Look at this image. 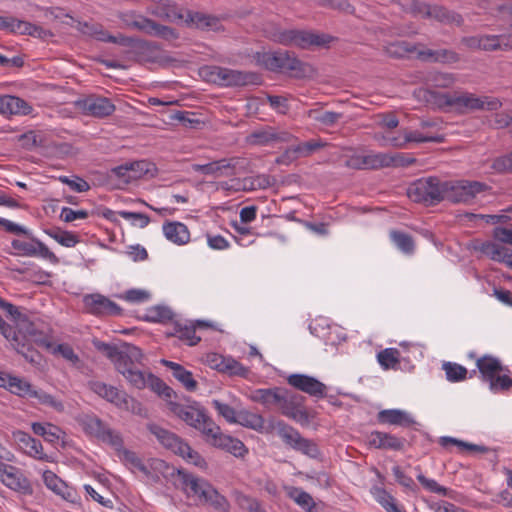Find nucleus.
Wrapping results in <instances>:
<instances>
[{"mask_svg":"<svg viewBox=\"0 0 512 512\" xmlns=\"http://www.w3.org/2000/svg\"><path fill=\"white\" fill-rule=\"evenodd\" d=\"M283 387H273L266 389H257L251 395L254 402L260 403L266 407L278 406L282 400Z\"/></svg>","mask_w":512,"mask_h":512,"instance_id":"30","label":"nucleus"},{"mask_svg":"<svg viewBox=\"0 0 512 512\" xmlns=\"http://www.w3.org/2000/svg\"><path fill=\"white\" fill-rule=\"evenodd\" d=\"M188 28L198 29L201 31H215V32H223L225 31L224 26L221 24L220 18L206 14L199 11L186 10L185 23Z\"/></svg>","mask_w":512,"mask_h":512,"instance_id":"14","label":"nucleus"},{"mask_svg":"<svg viewBox=\"0 0 512 512\" xmlns=\"http://www.w3.org/2000/svg\"><path fill=\"white\" fill-rule=\"evenodd\" d=\"M491 167L498 173H512V151L495 158Z\"/></svg>","mask_w":512,"mask_h":512,"instance_id":"64","label":"nucleus"},{"mask_svg":"<svg viewBox=\"0 0 512 512\" xmlns=\"http://www.w3.org/2000/svg\"><path fill=\"white\" fill-rule=\"evenodd\" d=\"M66 17H69L72 22L76 23V28L82 34L94 37L98 41H101V38H104L106 30H104L103 25L90 21H80L73 18L70 14L66 13Z\"/></svg>","mask_w":512,"mask_h":512,"instance_id":"41","label":"nucleus"},{"mask_svg":"<svg viewBox=\"0 0 512 512\" xmlns=\"http://www.w3.org/2000/svg\"><path fill=\"white\" fill-rule=\"evenodd\" d=\"M147 430L153 434L158 442L167 450L172 451L178 455V447L182 446L186 441L178 436L176 433L161 427L156 423H147Z\"/></svg>","mask_w":512,"mask_h":512,"instance_id":"19","label":"nucleus"},{"mask_svg":"<svg viewBox=\"0 0 512 512\" xmlns=\"http://www.w3.org/2000/svg\"><path fill=\"white\" fill-rule=\"evenodd\" d=\"M129 176L127 177L126 184L138 180L142 177L154 178L158 173V168L155 163L149 160H137L128 162Z\"/></svg>","mask_w":512,"mask_h":512,"instance_id":"26","label":"nucleus"},{"mask_svg":"<svg viewBox=\"0 0 512 512\" xmlns=\"http://www.w3.org/2000/svg\"><path fill=\"white\" fill-rule=\"evenodd\" d=\"M163 232L168 240L178 245L186 244L190 239L187 226L181 222H166Z\"/></svg>","mask_w":512,"mask_h":512,"instance_id":"33","label":"nucleus"},{"mask_svg":"<svg viewBox=\"0 0 512 512\" xmlns=\"http://www.w3.org/2000/svg\"><path fill=\"white\" fill-rule=\"evenodd\" d=\"M147 385L150 389L157 393L160 397H163L167 402L171 401L172 397L177 398V393L168 386L161 378L149 373L147 376Z\"/></svg>","mask_w":512,"mask_h":512,"instance_id":"42","label":"nucleus"},{"mask_svg":"<svg viewBox=\"0 0 512 512\" xmlns=\"http://www.w3.org/2000/svg\"><path fill=\"white\" fill-rule=\"evenodd\" d=\"M505 35H484L481 40V50L496 51L508 47Z\"/></svg>","mask_w":512,"mask_h":512,"instance_id":"53","label":"nucleus"},{"mask_svg":"<svg viewBox=\"0 0 512 512\" xmlns=\"http://www.w3.org/2000/svg\"><path fill=\"white\" fill-rule=\"evenodd\" d=\"M428 102L434 103L438 108L445 109L446 107H451L454 109V98L455 94L443 93L439 91H427Z\"/></svg>","mask_w":512,"mask_h":512,"instance_id":"54","label":"nucleus"},{"mask_svg":"<svg viewBox=\"0 0 512 512\" xmlns=\"http://www.w3.org/2000/svg\"><path fill=\"white\" fill-rule=\"evenodd\" d=\"M117 371L122 374L127 381L137 389H144L147 385V378L144 373L136 369L134 366H126V364H118Z\"/></svg>","mask_w":512,"mask_h":512,"instance_id":"39","label":"nucleus"},{"mask_svg":"<svg viewBox=\"0 0 512 512\" xmlns=\"http://www.w3.org/2000/svg\"><path fill=\"white\" fill-rule=\"evenodd\" d=\"M502 106L501 101L494 97H477L472 93L455 94L454 111L465 114L475 110L496 111Z\"/></svg>","mask_w":512,"mask_h":512,"instance_id":"6","label":"nucleus"},{"mask_svg":"<svg viewBox=\"0 0 512 512\" xmlns=\"http://www.w3.org/2000/svg\"><path fill=\"white\" fill-rule=\"evenodd\" d=\"M386 167H408L417 162V159L408 153L388 154Z\"/></svg>","mask_w":512,"mask_h":512,"instance_id":"60","label":"nucleus"},{"mask_svg":"<svg viewBox=\"0 0 512 512\" xmlns=\"http://www.w3.org/2000/svg\"><path fill=\"white\" fill-rule=\"evenodd\" d=\"M118 18L125 27L142 31L149 36L158 37L169 42L179 38V33L175 28L160 24L151 18L137 14L135 11L120 12Z\"/></svg>","mask_w":512,"mask_h":512,"instance_id":"3","label":"nucleus"},{"mask_svg":"<svg viewBox=\"0 0 512 512\" xmlns=\"http://www.w3.org/2000/svg\"><path fill=\"white\" fill-rule=\"evenodd\" d=\"M12 318L17 323L15 331L16 335H19V341H31L40 347L47 349L53 348L47 336L42 331L38 330L36 324L30 321L26 315L20 312L19 316Z\"/></svg>","mask_w":512,"mask_h":512,"instance_id":"9","label":"nucleus"},{"mask_svg":"<svg viewBox=\"0 0 512 512\" xmlns=\"http://www.w3.org/2000/svg\"><path fill=\"white\" fill-rule=\"evenodd\" d=\"M28 342L29 341H19V335H16V333H14L12 337V345L16 351L21 354L26 361L35 365H40L42 355Z\"/></svg>","mask_w":512,"mask_h":512,"instance_id":"36","label":"nucleus"},{"mask_svg":"<svg viewBox=\"0 0 512 512\" xmlns=\"http://www.w3.org/2000/svg\"><path fill=\"white\" fill-rule=\"evenodd\" d=\"M221 160V167H223V170H228L225 174L226 176H235L240 172H244L248 165V161L240 157H232L229 159L223 158Z\"/></svg>","mask_w":512,"mask_h":512,"instance_id":"57","label":"nucleus"},{"mask_svg":"<svg viewBox=\"0 0 512 512\" xmlns=\"http://www.w3.org/2000/svg\"><path fill=\"white\" fill-rule=\"evenodd\" d=\"M29 397L38 399L40 404L51 407L59 413L65 410V406L61 400L56 399L54 396L41 389L37 390L33 388Z\"/></svg>","mask_w":512,"mask_h":512,"instance_id":"49","label":"nucleus"},{"mask_svg":"<svg viewBox=\"0 0 512 512\" xmlns=\"http://www.w3.org/2000/svg\"><path fill=\"white\" fill-rule=\"evenodd\" d=\"M204 484L206 490L201 491L203 496L200 499V502L204 504H209L218 511L226 512L229 508L228 500L223 495H221L211 483Z\"/></svg>","mask_w":512,"mask_h":512,"instance_id":"32","label":"nucleus"},{"mask_svg":"<svg viewBox=\"0 0 512 512\" xmlns=\"http://www.w3.org/2000/svg\"><path fill=\"white\" fill-rule=\"evenodd\" d=\"M83 303L86 312L96 316H118L122 314V308L117 303L99 293L85 295Z\"/></svg>","mask_w":512,"mask_h":512,"instance_id":"10","label":"nucleus"},{"mask_svg":"<svg viewBox=\"0 0 512 512\" xmlns=\"http://www.w3.org/2000/svg\"><path fill=\"white\" fill-rule=\"evenodd\" d=\"M334 37L325 33H314L311 31L289 29L277 34V42L282 45H295L302 49H308L312 46H328Z\"/></svg>","mask_w":512,"mask_h":512,"instance_id":"5","label":"nucleus"},{"mask_svg":"<svg viewBox=\"0 0 512 512\" xmlns=\"http://www.w3.org/2000/svg\"><path fill=\"white\" fill-rule=\"evenodd\" d=\"M371 493L375 497L376 501L387 511V512H406L398 507L396 499L389 493L385 488L374 486L371 489Z\"/></svg>","mask_w":512,"mask_h":512,"instance_id":"40","label":"nucleus"},{"mask_svg":"<svg viewBox=\"0 0 512 512\" xmlns=\"http://www.w3.org/2000/svg\"><path fill=\"white\" fill-rule=\"evenodd\" d=\"M45 233L64 247H74L79 243V237L73 232L62 230L60 227L46 229Z\"/></svg>","mask_w":512,"mask_h":512,"instance_id":"43","label":"nucleus"},{"mask_svg":"<svg viewBox=\"0 0 512 512\" xmlns=\"http://www.w3.org/2000/svg\"><path fill=\"white\" fill-rule=\"evenodd\" d=\"M417 480L429 492L436 493L442 496H451L452 491L450 489L439 485L435 480L427 478L422 473H419L417 475Z\"/></svg>","mask_w":512,"mask_h":512,"instance_id":"61","label":"nucleus"},{"mask_svg":"<svg viewBox=\"0 0 512 512\" xmlns=\"http://www.w3.org/2000/svg\"><path fill=\"white\" fill-rule=\"evenodd\" d=\"M406 439L388 432L372 431L368 436L369 447L379 450L403 451Z\"/></svg>","mask_w":512,"mask_h":512,"instance_id":"17","label":"nucleus"},{"mask_svg":"<svg viewBox=\"0 0 512 512\" xmlns=\"http://www.w3.org/2000/svg\"><path fill=\"white\" fill-rule=\"evenodd\" d=\"M390 237L396 246L406 254H411L415 250V242L411 235L408 233L392 230Z\"/></svg>","mask_w":512,"mask_h":512,"instance_id":"50","label":"nucleus"},{"mask_svg":"<svg viewBox=\"0 0 512 512\" xmlns=\"http://www.w3.org/2000/svg\"><path fill=\"white\" fill-rule=\"evenodd\" d=\"M247 182H251V186L256 187V189H267L276 185L277 180L274 176L267 174H258L253 177H247L244 179L245 186Z\"/></svg>","mask_w":512,"mask_h":512,"instance_id":"63","label":"nucleus"},{"mask_svg":"<svg viewBox=\"0 0 512 512\" xmlns=\"http://www.w3.org/2000/svg\"><path fill=\"white\" fill-rule=\"evenodd\" d=\"M43 481L48 489L56 495L61 496L64 500L74 503L76 500V490L69 487L59 476L53 471L46 470L43 472Z\"/></svg>","mask_w":512,"mask_h":512,"instance_id":"20","label":"nucleus"},{"mask_svg":"<svg viewBox=\"0 0 512 512\" xmlns=\"http://www.w3.org/2000/svg\"><path fill=\"white\" fill-rule=\"evenodd\" d=\"M220 83L222 87H236L246 85H260L262 83V77L256 72H246L233 70L226 67H221Z\"/></svg>","mask_w":512,"mask_h":512,"instance_id":"11","label":"nucleus"},{"mask_svg":"<svg viewBox=\"0 0 512 512\" xmlns=\"http://www.w3.org/2000/svg\"><path fill=\"white\" fill-rule=\"evenodd\" d=\"M491 187L480 181H442L431 176L413 182L407 188V196L415 203L434 206L448 200L452 203L469 204L476 195L489 190Z\"/></svg>","mask_w":512,"mask_h":512,"instance_id":"1","label":"nucleus"},{"mask_svg":"<svg viewBox=\"0 0 512 512\" xmlns=\"http://www.w3.org/2000/svg\"><path fill=\"white\" fill-rule=\"evenodd\" d=\"M1 481L10 489L15 490L23 495H32L33 487L31 482L23 473L15 466H10Z\"/></svg>","mask_w":512,"mask_h":512,"instance_id":"21","label":"nucleus"},{"mask_svg":"<svg viewBox=\"0 0 512 512\" xmlns=\"http://www.w3.org/2000/svg\"><path fill=\"white\" fill-rule=\"evenodd\" d=\"M167 405H168L169 410L174 415H176L181 420H183L187 425H189L193 428H200L198 413L195 416V414L192 412L195 410L190 408L191 405L184 406L175 401H168Z\"/></svg>","mask_w":512,"mask_h":512,"instance_id":"35","label":"nucleus"},{"mask_svg":"<svg viewBox=\"0 0 512 512\" xmlns=\"http://www.w3.org/2000/svg\"><path fill=\"white\" fill-rule=\"evenodd\" d=\"M92 344L97 351L105 355L114 364L117 370L120 362L121 346L118 347L115 344L106 343L96 338L92 340Z\"/></svg>","mask_w":512,"mask_h":512,"instance_id":"45","label":"nucleus"},{"mask_svg":"<svg viewBox=\"0 0 512 512\" xmlns=\"http://www.w3.org/2000/svg\"><path fill=\"white\" fill-rule=\"evenodd\" d=\"M263 422L264 418L262 415L247 410H241L237 412L234 423L258 431L263 428Z\"/></svg>","mask_w":512,"mask_h":512,"instance_id":"44","label":"nucleus"},{"mask_svg":"<svg viewBox=\"0 0 512 512\" xmlns=\"http://www.w3.org/2000/svg\"><path fill=\"white\" fill-rule=\"evenodd\" d=\"M388 159L387 153H377L371 155H361L364 169H380L386 167V160Z\"/></svg>","mask_w":512,"mask_h":512,"instance_id":"59","label":"nucleus"},{"mask_svg":"<svg viewBox=\"0 0 512 512\" xmlns=\"http://www.w3.org/2000/svg\"><path fill=\"white\" fill-rule=\"evenodd\" d=\"M32 107L22 98L12 95L0 96V114L3 115H28Z\"/></svg>","mask_w":512,"mask_h":512,"instance_id":"24","label":"nucleus"},{"mask_svg":"<svg viewBox=\"0 0 512 512\" xmlns=\"http://www.w3.org/2000/svg\"><path fill=\"white\" fill-rule=\"evenodd\" d=\"M257 61L271 72L289 74L296 79L306 78L312 72L308 63L301 61L295 52L289 50L257 53Z\"/></svg>","mask_w":512,"mask_h":512,"instance_id":"2","label":"nucleus"},{"mask_svg":"<svg viewBox=\"0 0 512 512\" xmlns=\"http://www.w3.org/2000/svg\"><path fill=\"white\" fill-rule=\"evenodd\" d=\"M160 48V44L155 41H148L135 37L132 45L125 52V55L129 60H133L137 63H152L155 62V59L152 56V54L160 50Z\"/></svg>","mask_w":512,"mask_h":512,"instance_id":"16","label":"nucleus"},{"mask_svg":"<svg viewBox=\"0 0 512 512\" xmlns=\"http://www.w3.org/2000/svg\"><path fill=\"white\" fill-rule=\"evenodd\" d=\"M181 477L178 481V488L181 489L188 497L195 496L199 500L202 498L203 494L201 491L206 490L204 483H210L208 480L204 478H199L194 476L192 473L184 470V472H180Z\"/></svg>","mask_w":512,"mask_h":512,"instance_id":"22","label":"nucleus"},{"mask_svg":"<svg viewBox=\"0 0 512 512\" xmlns=\"http://www.w3.org/2000/svg\"><path fill=\"white\" fill-rule=\"evenodd\" d=\"M377 421L380 424H390L402 427H410L415 424V420L406 412L399 409L381 410L377 414Z\"/></svg>","mask_w":512,"mask_h":512,"instance_id":"28","label":"nucleus"},{"mask_svg":"<svg viewBox=\"0 0 512 512\" xmlns=\"http://www.w3.org/2000/svg\"><path fill=\"white\" fill-rule=\"evenodd\" d=\"M404 134V143H423V142H434V143H443L445 141L444 135H431L427 136L422 134L419 131H409L405 129L403 131Z\"/></svg>","mask_w":512,"mask_h":512,"instance_id":"55","label":"nucleus"},{"mask_svg":"<svg viewBox=\"0 0 512 512\" xmlns=\"http://www.w3.org/2000/svg\"><path fill=\"white\" fill-rule=\"evenodd\" d=\"M399 351L395 348H387L377 355L378 362L385 369H394L400 363Z\"/></svg>","mask_w":512,"mask_h":512,"instance_id":"56","label":"nucleus"},{"mask_svg":"<svg viewBox=\"0 0 512 512\" xmlns=\"http://www.w3.org/2000/svg\"><path fill=\"white\" fill-rule=\"evenodd\" d=\"M160 363L172 370L173 377L177 379L187 391L194 392L198 388V382L193 378L192 372L176 362L161 359Z\"/></svg>","mask_w":512,"mask_h":512,"instance_id":"25","label":"nucleus"},{"mask_svg":"<svg viewBox=\"0 0 512 512\" xmlns=\"http://www.w3.org/2000/svg\"><path fill=\"white\" fill-rule=\"evenodd\" d=\"M177 456L182 457L186 461L192 463L194 466H196L202 470L208 469L207 461L200 455L199 452L192 449L191 446L187 442L182 444V446L178 447V455Z\"/></svg>","mask_w":512,"mask_h":512,"instance_id":"46","label":"nucleus"},{"mask_svg":"<svg viewBox=\"0 0 512 512\" xmlns=\"http://www.w3.org/2000/svg\"><path fill=\"white\" fill-rule=\"evenodd\" d=\"M75 420L82 427L85 434L109 444L115 450H120L124 445L122 436L107 427L97 415L93 413H80L75 417Z\"/></svg>","mask_w":512,"mask_h":512,"instance_id":"4","label":"nucleus"},{"mask_svg":"<svg viewBox=\"0 0 512 512\" xmlns=\"http://www.w3.org/2000/svg\"><path fill=\"white\" fill-rule=\"evenodd\" d=\"M289 385L297 390L317 398L326 396V385L318 379L306 374H291L287 378Z\"/></svg>","mask_w":512,"mask_h":512,"instance_id":"15","label":"nucleus"},{"mask_svg":"<svg viewBox=\"0 0 512 512\" xmlns=\"http://www.w3.org/2000/svg\"><path fill=\"white\" fill-rule=\"evenodd\" d=\"M7 380L9 381L7 388L8 391L20 397L30 396L31 391L33 389L31 383L17 376H12Z\"/></svg>","mask_w":512,"mask_h":512,"instance_id":"52","label":"nucleus"},{"mask_svg":"<svg viewBox=\"0 0 512 512\" xmlns=\"http://www.w3.org/2000/svg\"><path fill=\"white\" fill-rule=\"evenodd\" d=\"M279 409L282 415L301 425H308L310 423V415L305 408H300L295 404H288L285 400H281Z\"/></svg>","mask_w":512,"mask_h":512,"instance_id":"37","label":"nucleus"},{"mask_svg":"<svg viewBox=\"0 0 512 512\" xmlns=\"http://www.w3.org/2000/svg\"><path fill=\"white\" fill-rule=\"evenodd\" d=\"M173 312L166 306L157 305L148 309L145 316L142 317L147 322H160L165 323L173 319Z\"/></svg>","mask_w":512,"mask_h":512,"instance_id":"48","label":"nucleus"},{"mask_svg":"<svg viewBox=\"0 0 512 512\" xmlns=\"http://www.w3.org/2000/svg\"><path fill=\"white\" fill-rule=\"evenodd\" d=\"M203 435L207 437V443L211 446L231 453L237 458H244L248 453L245 444L238 438L222 433L219 426H216V431L213 428L203 430Z\"/></svg>","mask_w":512,"mask_h":512,"instance_id":"8","label":"nucleus"},{"mask_svg":"<svg viewBox=\"0 0 512 512\" xmlns=\"http://www.w3.org/2000/svg\"><path fill=\"white\" fill-rule=\"evenodd\" d=\"M443 369L446 372V377L451 382L463 381L467 377V369L457 363L446 362L443 364Z\"/></svg>","mask_w":512,"mask_h":512,"instance_id":"58","label":"nucleus"},{"mask_svg":"<svg viewBox=\"0 0 512 512\" xmlns=\"http://www.w3.org/2000/svg\"><path fill=\"white\" fill-rule=\"evenodd\" d=\"M417 51V44L406 40L390 42L383 46V52L390 58L404 59Z\"/></svg>","mask_w":512,"mask_h":512,"instance_id":"31","label":"nucleus"},{"mask_svg":"<svg viewBox=\"0 0 512 512\" xmlns=\"http://www.w3.org/2000/svg\"><path fill=\"white\" fill-rule=\"evenodd\" d=\"M222 373L228 374L229 376H240L246 378L249 374V369L243 366L237 360L228 357L225 365L223 366Z\"/></svg>","mask_w":512,"mask_h":512,"instance_id":"62","label":"nucleus"},{"mask_svg":"<svg viewBox=\"0 0 512 512\" xmlns=\"http://www.w3.org/2000/svg\"><path fill=\"white\" fill-rule=\"evenodd\" d=\"M34 434L43 437L49 443L55 444L60 439V434L65 435V432L52 423L34 422L31 425Z\"/></svg>","mask_w":512,"mask_h":512,"instance_id":"34","label":"nucleus"},{"mask_svg":"<svg viewBox=\"0 0 512 512\" xmlns=\"http://www.w3.org/2000/svg\"><path fill=\"white\" fill-rule=\"evenodd\" d=\"M427 18H434L437 21L445 23L457 22L460 24L462 22L460 14L451 12L444 6L440 5H430V13L427 15Z\"/></svg>","mask_w":512,"mask_h":512,"instance_id":"47","label":"nucleus"},{"mask_svg":"<svg viewBox=\"0 0 512 512\" xmlns=\"http://www.w3.org/2000/svg\"><path fill=\"white\" fill-rule=\"evenodd\" d=\"M76 105L85 114L98 118L107 117L115 111V105L109 98L97 95H89L84 99L78 100Z\"/></svg>","mask_w":512,"mask_h":512,"instance_id":"13","label":"nucleus"},{"mask_svg":"<svg viewBox=\"0 0 512 512\" xmlns=\"http://www.w3.org/2000/svg\"><path fill=\"white\" fill-rule=\"evenodd\" d=\"M144 354L142 350L128 342L121 343V355L119 364H126V366H134L135 363L142 364Z\"/></svg>","mask_w":512,"mask_h":512,"instance_id":"38","label":"nucleus"},{"mask_svg":"<svg viewBox=\"0 0 512 512\" xmlns=\"http://www.w3.org/2000/svg\"><path fill=\"white\" fill-rule=\"evenodd\" d=\"M294 136L286 131H278L271 126L255 130L246 137V142L250 145L267 146L272 143H288Z\"/></svg>","mask_w":512,"mask_h":512,"instance_id":"12","label":"nucleus"},{"mask_svg":"<svg viewBox=\"0 0 512 512\" xmlns=\"http://www.w3.org/2000/svg\"><path fill=\"white\" fill-rule=\"evenodd\" d=\"M280 427V438L287 446L310 458L320 456L319 447L313 440L304 438L297 429L289 424H280Z\"/></svg>","mask_w":512,"mask_h":512,"instance_id":"7","label":"nucleus"},{"mask_svg":"<svg viewBox=\"0 0 512 512\" xmlns=\"http://www.w3.org/2000/svg\"><path fill=\"white\" fill-rule=\"evenodd\" d=\"M150 466L160 477L162 476L167 482H171L175 488H178V481L181 477V473L179 472H184L185 469L176 468L159 458H151Z\"/></svg>","mask_w":512,"mask_h":512,"instance_id":"27","label":"nucleus"},{"mask_svg":"<svg viewBox=\"0 0 512 512\" xmlns=\"http://www.w3.org/2000/svg\"><path fill=\"white\" fill-rule=\"evenodd\" d=\"M477 368L481 374L482 380L485 382L491 381L497 374L506 370L499 359L485 355L477 360Z\"/></svg>","mask_w":512,"mask_h":512,"instance_id":"29","label":"nucleus"},{"mask_svg":"<svg viewBox=\"0 0 512 512\" xmlns=\"http://www.w3.org/2000/svg\"><path fill=\"white\" fill-rule=\"evenodd\" d=\"M309 116L324 126H333L343 117V114L333 111H321L319 109H312L309 111Z\"/></svg>","mask_w":512,"mask_h":512,"instance_id":"51","label":"nucleus"},{"mask_svg":"<svg viewBox=\"0 0 512 512\" xmlns=\"http://www.w3.org/2000/svg\"><path fill=\"white\" fill-rule=\"evenodd\" d=\"M488 256L491 260L504 263L508 267V262L512 259V250L492 241H484L480 245L474 247Z\"/></svg>","mask_w":512,"mask_h":512,"instance_id":"23","label":"nucleus"},{"mask_svg":"<svg viewBox=\"0 0 512 512\" xmlns=\"http://www.w3.org/2000/svg\"><path fill=\"white\" fill-rule=\"evenodd\" d=\"M13 439L21 449L29 456L38 460L53 462L52 458L43 453V446L40 440L33 438L29 433L16 430L12 433Z\"/></svg>","mask_w":512,"mask_h":512,"instance_id":"18","label":"nucleus"}]
</instances>
